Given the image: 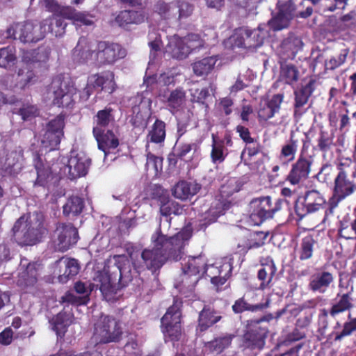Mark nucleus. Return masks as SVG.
<instances>
[{
	"label": "nucleus",
	"mask_w": 356,
	"mask_h": 356,
	"mask_svg": "<svg viewBox=\"0 0 356 356\" xmlns=\"http://www.w3.org/2000/svg\"><path fill=\"white\" fill-rule=\"evenodd\" d=\"M285 307L286 309H289L287 310V313L293 316H297L302 312H304L305 316L300 317L297 321V325L299 327H304L310 324L312 319V312L309 308H307L305 310L303 307H296V305H287Z\"/></svg>",
	"instance_id": "nucleus-51"
},
{
	"label": "nucleus",
	"mask_w": 356,
	"mask_h": 356,
	"mask_svg": "<svg viewBox=\"0 0 356 356\" xmlns=\"http://www.w3.org/2000/svg\"><path fill=\"white\" fill-rule=\"evenodd\" d=\"M24 261H26V259L21 260L17 285L28 292L35 290L38 287L41 265L35 261L24 264Z\"/></svg>",
	"instance_id": "nucleus-12"
},
{
	"label": "nucleus",
	"mask_w": 356,
	"mask_h": 356,
	"mask_svg": "<svg viewBox=\"0 0 356 356\" xmlns=\"http://www.w3.org/2000/svg\"><path fill=\"white\" fill-rule=\"evenodd\" d=\"M56 232H58V245L62 252L67 250L78 241V230L72 223H58Z\"/></svg>",
	"instance_id": "nucleus-16"
},
{
	"label": "nucleus",
	"mask_w": 356,
	"mask_h": 356,
	"mask_svg": "<svg viewBox=\"0 0 356 356\" xmlns=\"http://www.w3.org/2000/svg\"><path fill=\"white\" fill-rule=\"evenodd\" d=\"M16 26L19 28V39L24 43H36L45 36V30L42 31V24L34 25L32 22L26 21L23 24H16Z\"/></svg>",
	"instance_id": "nucleus-18"
},
{
	"label": "nucleus",
	"mask_w": 356,
	"mask_h": 356,
	"mask_svg": "<svg viewBox=\"0 0 356 356\" xmlns=\"http://www.w3.org/2000/svg\"><path fill=\"white\" fill-rule=\"evenodd\" d=\"M90 83L82 90H78L75 84L70 80L65 79L62 74L54 76L47 87L46 98L51 104L58 108L72 109L76 104L77 92H79L80 102H86L93 93L92 80L88 78Z\"/></svg>",
	"instance_id": "nucleus-2"
},
{
	"label": "nucleus",
	"mask_w": 356,
	"mask_h": 356,
	"mask_svg": "<svg viewBox=\"0 0 356 356\" xmlns=\"http://www.w3.org/2000/svg\"><path fill=\"white\" fill-rule=\"evenodd\" d=\"M349 53L348 49H343L341 51L337 58L332 57L325 61V67L327 70H334L343 64Z\"/></svg>",
	"instance_id": "nucleus-64"
},
{
	"label": "nucleus",
	"mask_w": 356,
	"mask_h": 356,
	"mask_svg": "<svg viewBox=\"0 0 356 356\" xmlns=\"http://www.w3.org/2000/svg\"><path fill=\"white\" fill-rule=\"evenodd\" d=\"M63 136L46 129L42 142L46 147H49L50 149H55L60 145Z\"/></svg>",
	"instance_id": "nucleus-60"
},
{
	"label": "nucleus",
	"mask_w": 356,
	"mask_h": 356,
	"mask_svg": "<svg viewBox=\"0 0 356 356\" xmlns=\"http://www.w3.org/2000/svg\"><path fill=\"white\" fill-rule=\"evenodd\" d=\"M90 79L91 81L92 80L94 88H100L101 91L108 94H112L117 88L113 72L104 71L101 73H97L91 75Z\"/></svg>",
	"instance_id": "nucleus-22"
},
{
	"label": "nucleus",
	"mask_w": 356,
	"mask_h": 356,
	"mask_svg": "<svg viewBox=\"0 0 356 356\" xmlns=\"http://www.w3.org/2000/svg\"><path fill=\"white\" fill-rule=\"evenodd\" d=\"M312 95V79L309 80L305 87H302L298 91L295 92V106L300 108L305 105Z\"/></svg>",
	"instance_id": "nucleus-59"
},
{
	"label": "nucleus",
	"mask_w": 356,
	"mask_h": 356,
	"mask_svg": "<svg viewBox=\"0 0 356 356\" xmlns=\"http://www.w3.org/2000/svg\"><path fill=\"white\" fill-rule=\"evenodd\" d=\"M284 203L288 204L286 200L278 198L273 204L270 196L252 200L250 204V224L260 225L266 220L273 218L275 213L282 209Z\"/></svg>",
	"instance_id": "nucleus-8"
},
{
	"label": "nucleus",
	"mask_w": 356,
	"mask_h": 356,
	"mask_svg": "<svg viewBox=\"0 0 356 356\" xmlns=\"http://www.w3.org/2000/svg\"><path fill=\"white\" fill-rule=\"evenodd\" d=\"M91 164V159L83 153L71 152L65 172L67 171V176L71 180L85 176Z\"/></svg>",
	"instance_id": "nucleus-15"
},
{
	"label": "nucleus",
	"mask_w": 356,
	"mask_h": 356,
	"mask_svg": "<svg viewBox=\"0 0 356 356\" xmlns=\"http://www.w3.org/2000/svg\"><path fill=\"white\" fill-rule=\"evenodd\" d=\"M310 193L311 191H309L305 193V195L299 196L295 204V211L298 216V229H302L303 231L310 230V228L307 227L302 220L306 216L312 212V203L307 202V197Z\"/></svg>",
	"instance_id": "nucleus-28"
},
{
	"label": "nucleus",
	"mask_w": 356,
	"mask_h": 356,
	"mask_svg": "<svg viewBox=\"0 0 356 356\" xmlns=\"http://www.w3.org/2000/svg\"><path fill=\"white\" fill-rule=\"evenodd\" d=\"M330 199L326 202L325 197L318 191L313 189V213L319 210L323 211V216L321 221L325 222L329 216L334 213V209L330 213Z\"/></svg>",
	"instance_id": "nucleus-40"
},
{
	"label": "nucleus",
	"mask_w": 356,
	"mask_h": 356,
	"mask_svg": "<svg viewBox=\"0 0 356 356\" xmlns=\"http://www.w3.org/2000/svg\"><path fill=\"white\" fill-rule=\"evenodd\" d=\"M160 212L163 216H169L171 214L179 216L183 213V207L178 202L171 200L170 198L168 200L163 204H161Z\"/></svg>",
	"instance_id": "nucleus-58"
},
{
	"label": "nucleus",
	"mask_w": 356,
	"mask_h": 356,
	"mask_svg": "<svg viewBox=\"0 0 356 356\" xmlns=\"http://www.w3.org/2000/svg\"><path fill=\"white\" fill-rule=\"evenodd\" d=\"M115 264L104 267L103 270L97 271L94 277L93 284L96 289H99L104 299L114 302L118 300V292L128 286L133 277L128 261L124 256H114Z\"/></svg>",
	"instance_id": "nucleus-1"
},
{
	"label": "nucleus",
	"mask_w": 356,
	"mask_h": 356,
	"mask_svg": "<svg viewBox=\"0 0 356 356\" xmlns=\"http://www.w3.org/2000/svg\"><path fill=\"white\" fill-rule=\"evenodd\" d=\"M45 222V217L41 211L20 216L12 228L16 243L22 247L40 243L48 232Z\"/></svg>",
	"instance_id": "nucleus-3"
},
{
	"label": "nucleus",
	"mask_w": 356,
	"mask_h": 356,
	"mask_svg": "<svg viewBox=\"0 0 356 356\" xmlns=\"http://www.w3.org/2000/svg\"><path fill=\"white\" fill-rule=\"evenodd\" d=\"M280 63V78L285 83L293 85L297 82L299 77V71L293 64H286Z\"/></svg>",
	"instance_id": "nucleus-45"
},
{
	"label": "nucleus",
	"mask_w": 356,
	"mask_h": 356,
	"mask_svg": "<svg viewBox=\"0 0 356 356\" xmlns=\"http://www.w3.org/2000/svg\"><path fill=\"white\" fill-rule=\"evenodd\" d=\"M234 338L235 335L234 334L229 333L215 337L213 339L204 343V350L207 354L220 355L231 346Z\"/></svg>",
	"instance_id": "nucleus-20"
},
{
	"label": "nucleus",
	"mask_w": 356,
	"mask_h": 356,
	"mask_svg": "<svg viewBox=\"0 0 356 356\" xmlns=\"http://www.w3.org/2000/svg\"><path fill=\"white\" fill-rule=\"evenodd\" d=\"M246 44L249 48H257L262 45L266 38V34L259 28L258 29L250 30L245 29Z\"/></svg>",
	"instance_id": "nucleus-50"
},
{
	"label": "nucleus",
	"mask_w": 356,
	"mask_h": 356,
	"mask_svg": "<svg viewBox=\"0 0 356 356\" xmlns=\"http://www.w3.org/2000/svg\"><path fill=\"white\" fill-rule=\"evenodd\" d=\"M298 146V140L294 134H291L290 139L284 145L280 152V156L286 159L288 161L294 159Z\"/></svg>",
	"instance_id": "nucleus-53"
},
{
	"label": "nucleus",
	"mask_w": 356,
	"mask_h": 356,
	"mask_svg": "<svg viewBox=\"0 0 356 356\" xmlns=\"http://www.w3.org/2000/svg\"><path fill=\"white\" fill-rule=\"evenodd\" d=\"M65 118V115H58L47 124L46 129L58 133L60 135H64Z\"/></svg>",
	"instance_id": "nucleus-61"
},
{
	"label": "nucleus",
	"mask_w": 356,
	"mask_h": 356,
	"mask_svg": "<svg viewBox=\"0 0 356 356\" xmlns=\"http://www.w3.org/2000/svg\"><path fill=\"white\" fill-rule=\"evenodd\" d=\"M283 100V95L280 94L274 95L272 98L258 111V118L261 120H268L273 118L275 113L278 112L280 104Z\"/></svg>",
	"instance_id": "nucleus-30"
},
{
	"label": "nucleus",
	"mask_w": 356,
	"mask_h": 356,
	"mask_svg": "<svg viewBox=\"0 0 356 356\" xmlns=\"http://www.w3.org/2000/svg\"><path fill=\"white\" fill-rule=\"evenodd\" d=\"M53 329L60 337L65 336L71 324L70 316L66 312H60L52 319Z\"/></svg>",
	"instance_id": "nucleus-48"
},
{
	"label": "nucleus",
	"mask_w": 356,
	"mask_h": 356,
	"mask_svg": "<svg viewBox=\"0 0 356 356\" xmlns=\"http://www.w3.org/2000/svg\"><path fill=\"white\" fill-rule=\"evenodd\" d=\"M353 306V299L349 293H343L342 295L338 293L335 299V302L332 305L330 310V314L334 317L346 311H350Z\"/></svg>",
	"instance_id": "nucleus-39"
},
{
	"label": "nucleus",
	"mask_w": 356,
	"mask_h": 356,
	"mask_svg": "<svg viewBox=\"0 0 356 356\" xmlns=\"http://www.w3.org/2000/svg\"><path fill=\"white\" fill-rule=\"evenodd\" d=\"M65 270L63 275H59V279L61 282L63 281V277L66 281L69 278L75 276L78 274L80 267L78 261L75 259L67 258L64 261Z\"/></svg>",
	"instance_id": "nucleus-57"
},
{
	"label": "nucleus",
	"mask_w": 356,
	"mask_h": 356,
	"mask_svg": "<svg viewBox=\"0 0 356 356\" xmlns=\"http://www.w3.org/2000/svg\"><path fill=\"white\" fill-rule=\"evenodd\" d=\"M218 58L217 56H212L200 59L192 64V68L194 74L197 76H206L210 74L216 64Z\"/></svg>",
	"instance_id": "nucleus-33"
},
{
	"label": "nucleus",
	"mask_w": 356,
	"mask_h": 356,
	"mask_svg": "<svg viewBox=\"0 0 356 356\" xmlns=\"http://www.w3.org/2000/svg\"><path fill=\"white\" fill-rule=\"evenodd\" d=\"M339 172L334 179L333 194L330 197V212L335 209L339 202L352 195L356 191V166L350 160L341 162L337 166Z\"/></svg>",
	"instance_id": "nucleus-6"
},
{
	"label": "nucleus",
	"mask_w": 356,
	"mask_h": 356,
	"mask_svg": "<svg viewBox=\"0 0 356 356\" xmlns=\"http://www.w3.org/2000/svg\"><path fill=\"white\" fill-rule=\"evenodd\" d=\"M305 138L302 139V147L300 155L297 161L292 165V168L287 175L286 179L291 184H298L300 182L306 179L310 172L311 161L305 157V154L307 152L310 140L308 134H304Z\"/></svg>",
	"instance_id": "nucleus-11"
},
{
	"label": "nucleus",
	"mask_w": 356,
	"mask_h": 356,
	"mask_svg": "<svg viewBox=\"0 0 356 356\" xmlns=\"http://www.w3.org/2000/svg\"><path fill=\"white\" fill-rule=\"evenodd\" d=\"M272 18L268 22V25L273 31H277L289 26L291 21L280 12L272 13Z\"/></svg>",
	"instance_id": "nucleus-55"
},
{
	"label": "nucleus",
	"mask_w": 356,
	"mask_h": 356,
	"mask_svg": "<svg viewBox=\"0 0 356 356\" xmlns=\"http://www.w3.org/2000/svg\"><path fill=\"white\" fill-rule=\"evenodd\" d=\"M85 207L84 200L79 196L70 197L63 207V213L65 216L80 215Z\"/></svg>",
	"instance_id": "nucleus-41"
},
{
	"label": "nucleus",
	"mask_w": 356,
	"mask_h": 356,
	"mask_svg": "<svg viewBox=\"0 0 356 356\" xmlns=\"http://www.w3.org/2000/svg\"><path fill=\"white\" fill-rule=\"evenodd\" d=\"M145 14L141 10H124L119 13L115 17L116 23L123 28L131 24H139L144 22Z\"/></svg>",
	"instance_id": "nucleus-29"
},
{
	"label": "nucleus",
	"mask_w": 356,
	"mask_h": 356,
	"mask_svg": "<svg viewBox=\"0 0 356 356\" xmlns=\"http://www.w3.org/2000/svg\"><path fill=\"white\" fill-rule=\"evenodd\" d=\"M207 262L204 255L190 256L181 263V270L200 279L207 271Z\"/></svg>",
	"instance_id": "nucleus-19"
},
{
	"label": "nucleus",
	"mask_w": 356,
	"mask_h": 356,
	"mask_svg": "<svg viewBox=\"0 0 356 356\" xmlns=\"http://www.w3.org/2000/svg\"><path fill=\"white\" fill-rule=\"evenodd\" d=\"M201 189V185L195 181H179L173 187L172 192L175 198L186 200L196 195Z\"/></svg>",
	"instance_id": "nucleus-25"
},
{
	"label": "nucleus",
	"mask_w": 356,
	"mask_h": 356,
	"mask_svg": "<svg viewBox=\"0 0 356 356\" xmlns=\"http://www.w3.org/2000/svg\"><path fill=\"white\" fill-rule=\"evenodd\" d=\"M92 131L93 136L97 142L99 149L103 151L106 155L109 150L115 149L119 145V140L114 132L108 129Z\"/></svg>",
	"instance_id": "nucleus-21"
},
{
	"label": "nucleus",
	"mask_w": 356,
	"mask_h": 356,
	"mask_svg": "<svg viewBox=\"0 0 356 356\" xmlns=\"http://www.w3.org/2000/svg\"><path fill=\"white\" fill-rule=\"evenodd\" d=\"M236 184V181L234 179H230L222 184L220 188V200L224 202L223 205L226 209L229 208L232 204V200L228 199L239 191Z\"/></svg>",
	"instance_id": "nucleus-46"
},
{
	"label": "nucleus",
	"mask_w": 356,
	"mask_h": 356,
	"mask_svg": "<svg viewBox=\"0 0 356 356\" xmlns=\"http://www.w3.org/2000/svg\"><path fill=\"white\" fill-rule=\"evenodd\" d=\"M212 149L211 151V159L213 163H220L225 159L227 154H224V142L216 141L215 136L212 135Z\"/></svg>",
	"instance_id": "nucleus-54"
},
{
	"label": "nucleus",
	"mask_w": 356,
	"mask_h": 356,
	"mask_svg": "<svg viewBox=\"0 0 356 356\" xmlns=\"http://www.w3.org/2000/svg\"><path fill=\"white\" fill-rule=\"evenodd\" d=\"M200 280L195 275H192L182 270L175 283V288L183 294L191 292Z\"/></svg>",
	"instance_id": "nucleus-35"
},
{
	"label": "nucleus",
	"mask_w": 356,
	"mask_h": 356,
	"mask_svg": "<svg viewBox=\"0 0 356 356\" xmlns=\"http://www.w3.org/2000/svg\"><path fill=\"white\" fill-rule=\"evenodd\" d=\"M34 166L37 172L34 186L46 187L52 174L51 168L44 165L40 156H37L35 159Z\"/></svg>",
	"instance_id": "nucleus-36"
},
{
	"label": "nucleus",
	"mask_w": 356,
	"mask_h": 356,
	"mask_svg": "<svg viewBox=\"0 0 356 356\" xmlns=\"http://www.w3.org/2000/svg\"><path fill=\"white\" fill-rule=\"evenodd\" d=\"M222 319L220 312L216 311L210 305H206L200 312L197 325L196 326V334L201 337L213 325Z\"/></svg>",
	"instance_id": "nucleus-17"
},
{
	"label": "nucleus",
	"mask_w": 356,
	"mask_h": 356,
	"mask_svg": "<svg viewBox=\"0 0 356 356\" xmlns=\"http://www.w3.org/2000/svg\"><path fill=\"white\" fill-rule=\"evenodd\" d=\"M334 281V276L331 273L323 271L317 273L313 279V292L325 293Z\"/></svg>",
	"instance_id": "nucleus-42"
},
{
	"label": "nucleus",
	"mask_w": 356,
	"mask_h": 356,
	"mask_svg": "<svg viewBox=\"0 0 356 356\" xmlns=\"http://www.w3.org/2000/svg\"><path fill=\"white\" fill-rule=\"evenodd\" d=\"M269 305V299H268L265 302L263 303L251 305L245 300L244 297H241L235 300L234 303L232 306V309L234 314H241L247 311L252 312L262 311L265 309L268 308Z\"/></svg>",
	"instance_id": "nucleus-34"
},
{
	"label": "nucleus",
	"mask_w": 356,
	"mask_h": 356,
	"mask_svg": "<svg viewBox=\"0 0 356 356\" xmlns=\"http://www.w3.org/2000/svg\"><path fill=\"white\" fill-rule=\"evenodd\" d=\"M353 214L355 219L352 222H350L348 215L344 216L340 221V226L338 230L339 234L341 237L346 239L356 238V206L353 209Z\"/></svg>",
	"instance_id": "nucleus-37"
},
{
	"label": "nucleus",
	"mask_w": 356,
	"mask_h": 356,
	"mask_svg": "<svg viewBox=\"0 0 356 356\" xmlns=\"http://www.w3.org/2000/svg\"><path fill=\"white\" fill-rule=\"evenodd\" d=\"M185 101L186 91L181 87L172 90L166 99L168 106L177 111L182 106Z\"/></svg>",
	"instance_id": "nucleus-49"
},
{
	"label": "nucleus",
	"mask_w": 356,
	"mask_h": 356,
	"mask_svg": "<svg viewBox=\"0 0 356 356\" xmlns=\"http://www.w3.org/2000/svg\"><path fill=\"white\" fill-rule=\"evenodd\" d=\"M166 137V124L161 120L156 119L147 134L149 142L155 144L163 143Z\"/></svg>",
	"instance_id": "nucleus-38"
},
{
	"label": "nucleus",
	"mask_w": 356,
	"mask_h": 356,
	"mask_svg": "<svg viewBox=\"0 0 356 356\" xmlns=\"http://www.w3.org/2000/svg\"><path fill=\"white\" fill-rule=\"evenodd\" d=\"M300 43L301 41L297 38L284 40L280 45L279 53L280 62L284 63L287 60L294 59L300 49L298 44Z\"/></svg>",
	"instance_id": "nucleus-32"
},
{
	"label": "nucleus",
	"mask_w": 356,
	"mask_h": 356,
	"mask_svg": "<svg viewBox=\"0 0 356 356\" xmlns=\"http://www.w3.org/2000/svg\"><path fill=\"white\" fill-rule=\"evenodd\" d=\"M163 159L161 156H157L151 152H148L147 154V161H146V168L147 170H154L155 174L157 175L158 172L162 171L163 169Z\"/></svg>",
	"instance_id": "nucleus-63"
},
{
	"label": "nucleus",
	"mask_w": 356,
	"mask_h": 356,
	"mask_svg": "<svg viewBox=\"0 0 356 356\" xmlns=\"http://www.w3.org/2000/svg\"><path fill=\"white\" fill-rule=\"evenodd\" d=\"M126 56V50L121 45L106 41L97 42L95 61L99 66L113 65Z\"/></svg>",
	"instance_id": "nucleus-13"
},
{
	"label": "nucleus",
	"mask_w": 356,
	"mask_h": 356,
	"mask_svg": "<svg viewBox=\"0 0 356 356\" xmlns=\"http://www.w3.org/2000/svg\"><path fill=\"white\" fill-rule=\"evenodd\" d=\"M167 51L170 54L172 58L183 60L188 56L191 50L183 38L175 36L174 40L168 44Z\"/></svg>",
	"instance_id": "nucleus-31"
},
{
	"label": "nucleus",
	"mask_w": 356,
	"mask_h": 356,
	"mask_svg": "<svg viewBox=\"0 0 356 356\" xmlns=\"http://www.w3.org/2000/svg\"><path fill=\"white\" fill-rule=\"evenodd\" d=\"M273 318V314L269 313L259 318L246 321L239 344L244 354L257 356L264 348L269 329L267 326L261 325V323L270 322Z\"/></svg>",
	"instance_id": "nucleus-4"
},
{
	"label": "nucleus",
	"mask_w": 356,
	"mask_h": 356,
	"mask_svg": "<svg viewBox=\"0 0 356 356\" xmlns=\"http://www.w3.org/2000/svg\"><path fill=\"white\" fill-rule=\"evenodd\" d=\"M152 243V249H145L141 252L140 259H135L133 254L130 255L132 264L138 273L147 269L152 273H155L159 271L165 264V257H163L159 247H156V243Z\"/></svg>",
	"instance_id": "nucleus-10"
},
{
	"label": "nucleus",
	"mask_w": 356,
	"mask_h": 356,
	"mask_svg": "<svg viewBox=\"0 0 356 356\" xmlns=\"http://www.w3.org/2000/svg\"><path fill=\"white\" fill-rule=\"evenodd\" d=\"M115 111L109 106L99 110L93 117L92 131L108 129L115 123Z\"/></svg>",
	"instance_id": "nucleus-23"
},
{
	"label": "nucleus",
	"mask_w": 356,
	"mask_h": 356,
	"mask_svg": "<svg viewBox=\"0 0 356 356\" xmlns=\"http://www.w3.org/2000/svg\"><path fill=\"white\" fill-rule=\"evenodd\" d=\"M191 237V233L188 230L181 231L172 236H168L162 232L161 225L152 235V243H156L159 247L165 261H178L184 254V248L186 242Z\"/></svg>",
	"instance_id": "nucleus-5"
},
{
	"label": "nucleus",
	"mask_w": 356,
	"mask_h": 356,
	"mask_svg": "<svg viewBox=\"0 0 356 356\" xmlns=\"http://www.w3.org/2000/svg\"><path fill=\"white\" fill-rule=\"evenodd\" d=\"M43 28L48 26V31L54 34L56 37H61L65 32L67 24L61 17L57 15H52L46 19L42 23Z\"/></svg>",
	"instance_id": "nucleus-43"
},
{
	"label": "nucleus",
	"mask_w": 356,
	"mask_h": 356,
	"mask_svg": "<svg viewBox=\"0 0 356 356\" xmlns=\"http://www.w3.org/2000/svg\"><path fill=\"white\" fill-rule=\"evenodd\" d=\"M182 301L174 299L172 305L161 318V329L165 338L171 341H178L182 335L181 318Z\"/></svg>",
	"instance_id": "nucleus-9"
},
{
	"label": "nucleus",
	"mask_w": 356,
	"mask_h": 356,
	"mask_svg": "<svg viewBox=\"0 0 356 356\" xmlns=\"http://www.w3.org/2000/svg\"><path fill=\"white\" fill-rule=\"evenodd\" d=\"M51 48L49 46L41 45L38 49L23 50L22 60L26 65L34 63L46 62L49 60Z\"/></svg>",
	"instance_id": "nucleus-27"
},
{
	"label": "nucleus",
	"mask_w": 356,
	"mask_h": 356,
	"mask_svg": "<svg viewBox=\"0 0 356 356\" xmlns=\"http://www.w3.org/2000/svg\"><path fill=\"white\" fill-rule=\"evenodd\" d=\"M14 75H5L1 83L4 86V89L13 90L15 88L25 90L34 85L38 81V76L33 69L29 65H26L18 69L15 83H9L13 81Z\"/></svg>",
	"instance_id": "nucleus-14"
},
{
	"label": "nucleus",
	"mask_w": 356,
	"mask_h": 356,
	"mask_svg": "<svg viewBox=\"0 0 356 356\" xmlns=\"http://www.w3.org/2000/svg\"><path fill=\"white\" fill-rule=\"evenodd\" d=\"M123 336L121 322L114 316L101 315L93 326L91 340L96 344L118 343Z\"/></svg>",
	"instance_id": "nucleus-7"
},
{
	"label": "nucleus",
	"mask_w": 356,
	"mask_h": 356,
	"mask_svg": "<svg viewBox=\"0 0 356 356\" xmlns=\"http://www.w3.org/2000/svg\"><path fill=\"white\" fill-rule=\"evenodd\" d=\"M175 1L167 3L163 0H159L154 6V10L164 19L176 17Z\"/></svg>",
	"instance_id": "nucleus-47"
},
{
	"label": "nucleus",
	"mask_w": 356,
	"mask_h": 356,
	"mask_svg": "<svg viewBox=\"0 0 356 356\" xmlns=\"http://www.w3.org/2000/svg\"><path fill=\"white\" fill-rule=\"evenodd\" d=\"M150 196L152 200H156L159 205L163 204L170 198V195L168 190L163 188L160 185H154L150 193Z\"/></svg>",
	"instance_id": "nucleus-62"
},
{
	"label": "nucleus",
	"mask_w": 356,
	"mask_h": 356,
	"mask_svg": "<svg viewBox=\"0 0 356 356\" xmlns=\"http://www.w3.org/2000/svg\"><path fill=\"white\" fill-rule=\"evenodd\" d=\"M348 0H315L313 6H316L319 13L333 12L337 9L343 10L347 5Z\"/></svg>",
	"instance_id": "nucleus-44"
},
{
	"label": "nucleus",
	"mask_w": 356,
	"mask_h": 356,
	"mask_svg": "<svg viewBox=\"0 0 356 356\" xmlns=\"http://www.w3.org/2000/svg\"><path fill=\"white\" fill-rule=\"evenodd\" d=\"M95 50L91 49L90 42L86 37L79 38L76 46L73 49L72 56L74 59L80 63H85L89 60H95Z\"/></svg>",
	"instance_id": "nucleus-24"
},
{
	"label": "nucleus",
	"mask_w": 356,
	"mask_h": 356,
	"mask_svg": "<svg viewBox=\"0 0 356 356\" xmlns=\"http://www.w3.org/2000/svg\"><path fill=\"white\" fill-rule=\"evenodd\" d=\"M348 320L343 323L341 331L336 333L334 341H341L344 337L350 336L356 332V318L353 317L352 314L349 313Z\"/></svg>",
	"instance_id": "nucleus-56"
},
{
	"label": "nucleus",
	"mask_w": 356,
	"mask_h": 356,
	"mask_svg": "<svg viewBox=\"0 0 356 356\" xmlns=\"http://www.w3.org/2000/svg\"><path fill=\"white\" fill-rule=\"evenodd\" d=\"M261 268L257 273V278L261 282L259 289L264 290L270 286V284L276 274L277 267L273 259L267 257L265 263H261Z\"/></svg>",
	"instance_id": "nucleus-26"
},
{
	"label": "nucleus",
	"mask_w": 356,
	"mask_h": 356,
	"mask_svg": "<svg viewBox=\"0 0 356 356\" xmlns=\"http://www.w3.org/2000/svg\"><path fill=\"white\" fill-rule=\"evenodd\" d=\"M17 60L15 51L13 47L8 46L0 48V67L10 70Z\"/></svg>",
	"instance_id": "nucleus-52"
}]
</instances>
